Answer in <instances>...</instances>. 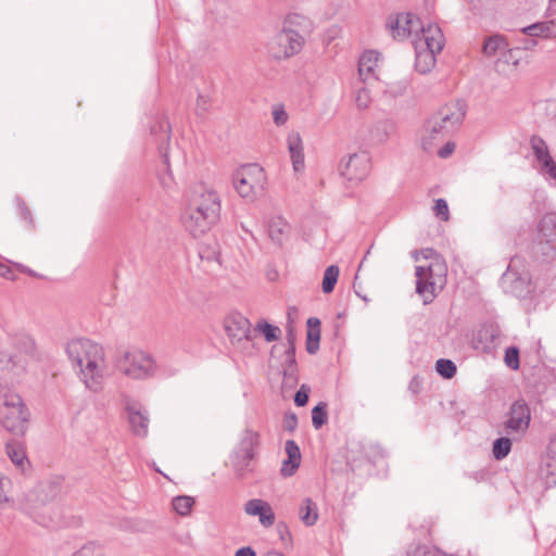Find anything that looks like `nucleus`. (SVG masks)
Returning <instances> with one entry per match:
<instances>
[{
	"label": "nucleus",
	"mask_w": 556,
	"mask_h": 556,
	"mask_svg": "<svg viewBox=\"0 0 556 556\" xmlns=\"http://www.w3.org/2000/svg\"><path fill=\"white\" fill-rule=\"evenodd\" d=\"M219 215V195L215 190L201 185L190 193L182 223L193 237H199L217 223Z\"/></svg>",
	"instance_id": "f257e3e1"
},
{
	"label": "nucleus",
	"mask_w": 556,
	"mask_h": 556,
	"mask_svg": "<svg viewBox=\"0 0 556 556\" xmlns=\"http://www.w3.org/2000/svg\"><path fill=\"white\" fill-rule=\"evenodd\" d=\"M465 114V104L460 101L440 108L424 125L420 137L422 149L431 151L463 123Z\"/></svg>",
	"instance_id": "f03ea898"
},
{
	"label": "nucleus",
	"mask_w": 556,
	"mask_h": 556,
	"mask_svg": "<svg viewBox=\"0 0 556 556\" xmlns=\"http://www.w3.org/2000/svg\"><path fill=\"white\" fill-rule=\"evenodd\" d=\"M415 68L420 74L429 73L435 65V55L444 46V35L437 24L429 23L424 30V37L414 39Z\"/></svg>",
	"instance_id": "7ed1b4c3"
},
{
	"label": "nucleus",
	"mask_w": 556,
	"mask_h": 556,
	"mask_svg": "<svg viewBox=\"0 0 556 556\" xmlns=\"http://www.w3.org/2000/svg\"><path fill=\"white\" fill-rule=\"evenodd\" d=\"M114 368L132 380H147L156 374L154 358L141 350H124L114 358Z\"/></svg>",
	"instance_id": "20e7f679"
},
{
	"label": "nucleus",
	"mask_w": 556,
	"mask_h": 556,
	"mask_svg": "<svg viewBox=\"0 0 556 556\" xmlns=\"http://www.w3.org/2000/svg\"><path fill=\"white\" fill-rule=\"evenodd\" d=\"M446 267L444 263L435 258L427 266L416 267V292L424 299V303L432 302L435 294L445 283Z\"/></svg>",
	"instance_id": "39448f33"
},
{
	"label": "nucleus",
	"mask_w": 556,
	"mask_h": 556,
	"mask_svg": "<svg viewBox=\"0 0 556 556\" xmlns=\"http://www.w3.org/2000/svg\"><path fill=\"white\" fill-rule=\"evenodd\" d=\"M232 184L241 198L252 202L264 192L266 175L257 164H248L233 174Z\"/></svg>",
	"instance_id": "423d86ee"
},
{
	"label": "nucleus",
	"mask_w": 556,
	"mask_h": 556,
	"mask_svg": "<svg viewBox=\"0 0 556 556\" xmlns=\"http://www.w3.org/2000/svg\"><path fill=\"white\" fill-rule=\"evenodd\" d=\"M28 421V412L24 408L18 394L0 397V422L10 432L23 434Z\"/></svg>",
	"instance_id": "0eeeda50"
},
{
	"label": "nucleus",
	"mask_w": 556,
	"mask_h": 556,
	"mask_svg": "<svg viewBox=\"0 0 556 556\" xmlns=\"http://www.w3.org/2000/svg\"><path fill=\"white\" fill-rule=\"evenodd\" d=\"M79 381L91 392H99L108 378L104 351L84 364L72 367Z\"/></svg>",
	"instance_id": "6e6552de"
},
{
	"label": "nucleus",
	"mask_w": 556,
	"mask_h": 556,
	"mask_svg": "<svg viewBox=\"0 0 556 556\" xmlns=\"http://www.w3.org/2000/svg\"><path fill=\"white\" fill-rule=\"evenodd\" d=\"M394 39H414L422 38L427 25L422 24L420 18L412 13H401L395 17H390L387 24Z\"/></svg>",
	"instance_id": "1a4fd4ad"
},
{
	"label": "nucleus",
	"mask_w": 556,
	"mask_h": 556,
	"mask_svg": "<svg viewBox=\"0 0 556 556\" xmlns=\"http://www.w3.org/2000/svg\"><path fill=\"white\" fill-rule=\"evenodd\" d=\"M303 37L295 30L282 29L275 35L269 43L268 49L275 59H286L298 53L303 46Z\"/></svg>",
	"instance_id": "9d476101"
},
{
	"label": "nucleus",
	"mask_w": 556,
	"mask_h": 556,
	"mask_svg": "<svg viewBox=\"0 0 556 556\" xmlns=\"http://www.w3.org/2000/svg\"><path fill=\"white\" fill-rule=\"evenodd\" d=\"M535 248L546 258L556 256V213H547L540 220Z\"/></svg>",
	"instance_id": "9b49d317"
},
{
	"label": "nucleus",
	"mask_w": 556,
	"mask_h": 556,
	"mask_svg": "<svg viewBox=\"0 0 556 556\" xmlns=\"http://www.w3.org/2000/svg\"><path fill=\"white\" fill-rule=\"evenodd\" d=\"M340 175L352 185L363 181L370 172V159L367 153H353L343 157L339 165Z\"/></svg>",
	"instance_id": "f8f14e48"
},
{
	"label": "nucleus",
	"mask_w": 556,
	"mask_h": 556,
	"mask_svg": "<svg viewBox=\"0 0 556 556\" xmlns=\"http://www.w3.org/2000/svg\"><path fill=\"white\" fill-rule=\"evenodd\" d=\"M225 330L232 344H238L245 351L252 345L251 324L243 315L231 314L227 316L225 319Z\"/></svg>",
	"instance_id": "ddd939ff"
},
{
	"label": "nucleus",
	"mask_w": 556,
	"mask_h": 556,
	"mask_svg": "<svg viewBox=\"0 0 556 556\" xmlns=\"http://www.w3.org/2000/svg\"><path fill=\"white\" fill-rule=\"evenodd\" d=\"M103 351L100 344L86 338L72 339L65 346V353L72 367L88 362Z\"/></svg>",
	"instance_id": "4468645a"
},
{
	"label": "nucleus",
	"mask_w": 556,
	"mask_h": 556,
	"mask_svg": "<svg viewBox=\"0 0 556 556\" xmlns=\"http://www.w3.org/2000/svg\"><path fill=\"white\" fill-rule=\"evenodd\" d=\"M516 260H511L507 270L501 278L503 290L517 298H523L530 292V277L527 271L519 273L514 267Z\"/></svg>",
	"instance_id": "2eb2a0df"
},
{
	"label": "nucleus",
	"mask_w": 556,
	"mask_h": 556,
	"mask_svg": "<svg viewBox=\"0 0 556 556\" xmlns=\"http://www.w3.org/2000/svg\"><path fill=\"white\" fill-rule=\"evenodd\" d=\"M126 412L132 433L140 438L147 437L150 419L144 407L140 403L128 402L126 404Z\"/></svg>",
	"instance_id": "dca6fc26"
},
{
	"label": "nucleus",
	"mask_w": 556,
	"mask_h": 556,
	"mask_svg": "<svg viewBox=\"0 0 556 556\" xmlns=\"http://www.w3.org/2000/svg\"><path fill=\"white\" fill-rule=\"evenodd\" d=\"M530 409L525 401H516L510 408L506 422L507 429L514 432H525L530 424Z\"/></svg>",
	"instance_id": "f3484780"
},
{
	"label": "nucleus",
	"mask_w": 556,
	"mask_h": 556,
	"mask_svg": "<svg viewBox=\"0 0 556 556\" xmlns=\"http://www.w3.org/2000/svg\"><path fill=\"white\" fill-rule=\"evenodd\" d=\"M244 513L249 516H257L260 523L265 528H269L275 523V514L273 508L264 500H249L244 504Z\"/></svg>",
	"instance_id": "a211bd4d"
},
{
	"label": "nucleus",
	"mask_w": 556,
	"mask_h": 556,
	"mask_svg": "<svg viewBox=\"0 0 556 556\" xmlns=\"http://www.w3.org/2000/svg\"><path fill=\"white\" fill-rule=\"evenodd\" d=\"M396 124L394 121L386 118L377 121L369 129V140L372 144H386L395 134Z\"/></svg>",
	"instance_id": "6ab92c4d"
},
{
	"label": "nucleus",
	"mask_w": 556,
	"mask_h": 556,
	"mask_svg": "<svg viewBox=\"0 0 556 556\" xmlns=\"http://www.w3.org/2000/svg\"><path fill=\"white\" fill-rule=\"evenodd\" d=\"M268 237L276 245L281 247L290 236L291 227L281 216H273L267 225Z\"/></svg>",
	"instance_id": "aec40b11"
},
{
	"label": "nucleus",
	"mask_w": 556,
	"mask_h": 556,
	"mask_svg": "<svg viewBox=\"0 0 556 556\" xmlns=\"http://www.w3.org/2000/svg\"><path fill=\"white\" fill-rule=\"evenodd\" d=\"M379 56V52L369 50L364 52L359 58L358 74L363 81L377 79L376 68L378 67Z\"/></svg>",
	"instance_id": "412c9836"
},
{
	"label": "nucleus",
	"mask_w": 556,
	"mask_h": 556,
	"mask_svg": "<svg viewBox=\"0 0 556 556\" xmlns=\"http://www.w3.org/2000/svg\"><path fill=\"white\" fill-rule=\"evenodd\" d=\"M287 143L293 170L295 173H301L304 169V152L302 139L299 132H290L287 138Z\"/></svg>",
	"instance_id": "4be33fe9"
},
{
	"label": "nucleus",
	"mask_w": 556,
	"mask_h": 556,
	"mask_svg": "<svg viewBox=\"0 0 556 556\" xmlns=\"http://www.w3.org/2000/svg\"><path fill=\"white\" fill-rule=\"evenodd\" d=\"M7 454L15 467L23 473L30 469V460L28 459L25 446L20 441H12L7 444Z\"/></svg>",
	"instance_id": "5701e85b"
},
{
	"label": "nucleus",
	"mask_w": 556,
	"mask_h": 556,
	"mask_svg": "<svg viewBox=\"0 0 556 556\" xmlns=\"http://www.w3.org/2000/svg\"><path fill=\"white\" fill-rule=\"evenodd\" d=\"M522 33L531 37L554 39L556 38V18L539 22L523 27Z\"/></svg>",
	"instance_id": "b1692460"
},
{
	"label": "nucleus",
	"mask_w": 556,
	"mask_h": 556,
	"mask_svg": "<svg viewBox=\"0 0 556 556\" xmlns=\"http://www.w3.org/2000/svg\"><path fill=\"white\" fill-rule=\"evenodd\" d=\"M520 59V50L518 48H509L507 43L495 62L496 71L500 73H506L508 67H516L519 64Z\"/></svg>",
	"instance_id": "393cba45"
},
{
	"label": "nucleus",
	"mask_w": 556,
	"mask_h": 556,
	"mask_svg": "<svg viewBox=\"0 0 556 556\" xmlns=\"http://www.w3.org/2000/svg\"><path fill=\"white\" fill-rule=\"evenodd\" d=\"M170 126L165 119L159 121L151 127V134L157 138L159 150L164 157V162L168 165L167 148L164 146L169 140Z\"/></svg>",
	"instance_id": "a878e982"
},
{
	"label": "nucleus",
	"mask_w": 556,
	"mask_h": 556,
	"mask_svg": "<svg viewBox=\"0 0 556 556\" xmlns=\"http://www.w3.org/2000/svg\"><path fill=\"white\" fill-rule=\"evenodd\" d=\"M283 381L289 386H294L296 383V362L294 346H289L285 352Z\"/></svg>",
	"instance_id": "bb28decb"
},
{
	"label": "nucleus",
	"mask_w": 556,
	"mask_h": 556,
	"mask_svg": "<svg viewBox=\"0 0 556 556\" xmlns=\"http://www.w3.org/2000/svg\"><path fill=\"white\" fill-rule=\"evenodd\" d=\"M255 454H250L248 457V455L245 456V453L238 450L233 453L231 463L237 477L243 478L252 471L251 462Z\"/></svg>",
	"instance_id": "cd10ccee"
},
{
	"label": "nucleus",
	"mask_w": 556,
	"mask_h": 556,
	"mask_svg": "<svg viewBox=\"0 0 556 556\" xmlns=\"http://www.w3.org/2000/svg\"><path fill=\"white\" fill-rule=\"evenodd\" d=\"M507 42L501 35H493L484 40L482 52L486 58H496L501 55Z\"/></svg>",
	"instance_id": "c85d7f7f"
},
{
	"label": "nucleus",
	"mask_w": 556,
	"mask_h": 556,
	"mask_svg": "<svg viewBox=\"0 0 556 556\" xmlns=\"http://www.w3.org/2000/svg\"><path fill=\"white\" fill-rule=\"evenodd\" d=\"M299 516L305 526H314L318 519L316 503H314L309 497L304 498L299 508Z\"/></svg>",
	"instance_id": "c756f323"
},
{
	"label": "nucleus",
	"mask_w": 556,
	"mask_h": 556,
	"mask_svg": "<svg viewBox=\"0 0 556 556\" xmlns=\"http://www.w3.org/2000/svg\"><path fill=\"white\" fill-rule=\"evenodd\" d=\"M258 445V433L252 430H245L240 440V444L238 446V451L245 453V456H250V454H255L254 448Z\"/></svg>",
	"instance_id": "7c9ffc66"
},
{
	"label": "nucleus",
	"mask_w": 556,
	"mask_h": 556,
	"mask_svg": "<svg viewBox=\"0 0 556 556\" xmlns=\"http://www.w3.org/2000/svg\"><path fill=\"white\" fill-rule=\"evenodd\" d=\"M11 359L5 353H0V397L8 394H13L8 387V371Z\"/></svg>",
	"instance_id": "2f4dec72"
},
{
	"label": "nucleus",
	"mask_w": 556,
	"mask_h": 556,
	"mask_svg": "<svg viewBox=\"0 0 556 556\" xmlns=\"http://www.w3.org/2000/svg\"><path fill=\"white\" fill-rule=\"evenodd\" d=\"M340 269L337 265H330L326 268L323 277V292L330 293L333 291L334 286L338 281Z\"/></svg>",
	"instance_id": "473e14b6"
},
{
	"label": "nucleus",
	"mask_w": 556,
	"mask_h": 556,
	"mask_svg": "<svg viewBox=\"0 0 556 556\" xmlns=\"http://www.w3.org/2000/svg\"><path fill=\"white\" fill-rule=\"evenodd\" d=\"M194 504V500L188 495H179L173 498L172 506L174 510L180 516L189 515L192 506Z\"/></svg>",
	"instance_id": "72a5a7b5"
},
{
	"label": "nucleus",
	"mask_w": 556,
	"mask_h": 556,
	"mask_svg": "<svg viewBox=\"0 0 556 556\" xmlns=\"http://www.w3.org/2000/svg\"><path fill=\"white\" fill-rule=\"evenodd\" d=\"M511 450V441L508 438H498L493 443V456L495 459L501 460L505 458Z\"/></svg>",
	"instance_id": "f704fd0d"
},
{
	"label": "nucleus",
	"mask_w": 556,
	"mask_h": 556,
	"mask_svg": "<svg viewBox=\"0 0 556 556\" xmlns=\"http://www.w3.org/2000/svg\"><path fill=\"white\" fill-rule=\"evenodd\" d=\"M327 421V404L318 403L312 410V424L315 429H319Z\"/></svg>",
	"instance_id": "c9c22d12"
},
{
	"label": "nucleus",
	"mask_w": 556,
	"mask_h": 556,
	"mask_svg": "<svg viewBox=\"0 0 556 556\" xmlns=\"http://www.w3.org/2000/svg\"><path fill=\"white\" fill-rule=\"evenodd\" d=\"M15 270H18L21 273H27L30 276L35 275V273L31 269L26 268L25 266H23L21 264H15V267L13 268L7 264L0 263V277H3V278L10 279V280H16L17 276L15 275Z\"/></svg>",
	"instance_id": "e433bc0d"
},
{
	"label": "nucleus",
	"mask_w": 556,
	"mask_h": 556,
	"mask_svg": "<svg viewBox=\"0 0 556 556\" xmlns=\"http://www.w3.org/2000/svg\"><path fill=\"white\" fill-rule=\"evenodd\" d=\"M531 144L534 156L540 164L552 157L546 143L542 139H533Z\"/></svg>",
	"instance_id": "4c0bfd02"
},
{
	"label": "nucleus",
	"mask_w": 556,
	"mask_h": 556,
	"mask_svg": "<svg viewBox=\"0 0 556 556\" xmlns=\"http://www.w3.org/2000/svg\"><path fill=\"white\" fill-rule=\"evenodd\" d=\"M435 369L439 375L446 379L454 377L456 374L455 364L452 361L445 358H440L437 361Z\"/></svg>",
	"instance_id": "58836bf2"
},
{
	"label": "nucleus",
	"mask_w": 556,
	"mask_h": 556,
	"mask_svg": "<svg viewBox=\"0 0 556 556\" xmlns=\"http://www.w3.org/2000/svg\"><path fill=\"white\" fill-rule=\"evenodd\" d=\"M278 327H275L266 321H258L254 332L262 333L267 342H271L277 339Z\"/></svg>",
	"instance_id": "ea45409f"
},
{
	"label": "nucleus",
	"mask_w": 556,
	"mask_h": 556,
	"mask_svg": "<svg viewBox=\"0 0 556 556\" xmlns=\"http://www.w3.org/2000/svg\"><path fill=\"white\" fill-rule=\"evenodd\" d=\"M371 102L370 92L367 88L362 87L355 91L354 103L359 111H364L369 108Z\"/></svg>",
	"instance_id": "a19ab883"
},
{
	"label": "nucleus",
	"mask_w": 556,
	"mask_h": 556,
	"mask_svg": "<svg viewBox=\"0 0 556 556\" xmlns=\"http://www.w3.org/2000/svg\"><path fill=\"white\" fill-rule=\"evenodd\" d=\"M541 174L545 177L546 180L556 184V162L553 157L541 163Z\"/></svg>",
	"instance_id": "79ce46f5"
},
{
	"label": "nucleus",
	"mask_w": 556,
	"mask_h": 556,
	"mask_svg": "<svg viewBox=\"0 0 556 556\" xmlns=\"http://www.w3.org/2000/svg\"><path fill=\"white\" fill-rule=\"evenodd\" d=\"M74 556H103L102 547L96 543H87Z\"/></svg>",
	"instance_id": "37998d69"
},
{
	"label": "nucleus",
	"mask_w": 556,
	"mask_h": 556,
	"mask_svg": "<svg viewBox=\"0 0 556 556\" xmlns=\"http://www.w3.org/2000/svg\"><path fill=\"white\" fill-rule=\"evenodd\" d=\"M433 211L435 216L441 218L442 220H447L450 217L447 202L444 199L435 200Z\"/></svg>",
	"instance_id": "c03bdc74"
},
{
	"label": "nucleus",
	"mask_w": 556,
	"mask_h": 556,
	"mask_svg": "<svg viewBox=\"0 0 556 556\" xmlns=\"http://www.w3.org/2000/svg\"><path fill=\"white\" fill-rule=\"evenodd\" d=\"M505 363L508 367L517 369L519 367V351L516 348H508L505 353Z\"/></svg>",
	"instance_id": "a18cd8bd"
},
{
	"label": "nucleus",
	"mask_w": 556,
	"mask_h": 556,
	"mask_svg": "<svg viewBox=\"0 0 556 556\" xmlns=\"http://www.w3.org/2000/svg\"><path fill=\"white\" fill-rule=\"evenodd\" d=\"M273 118L277 126H282L288 121V114L282 105L276 104L273 108Z\"/></svg>",
	"instance_id": "49530a36"
},
{
	"label": "nucleus",
	"mask_w": 556,
	"mask_h": 556,
	"mask_svg": "<svg viewBox=\"0 0 556 556\" xmlns=\"http://www.w3.org/2000/svg\"><path fill=\"white\" fill-rule=\"evenodd\" d=\"M288 458L299 462L301 459V453L299 445L293 440H288L285 446Z\"/></svg>",
	"instance_id": "de8ad7c7"
},
{
	"label": "nucleus",
	"mask_w": 556,
	"mask_h": 556,
	"mask_svg": "<svg viewBox=\"0 0 556 556\" xmlns=\"http://www.w3.org/2000/svg\"><path fill=\"white\" fill-rule=\"evenodd\" d=\"M300 463L292 460L290 458H287L283 460L280 472L283 477H291L295 470L299 468Z\"/></svg>",
	"instance_id": "09e8293b"
},
{
	"label": "nucleus",
	"mask_w": 556,
	"mask_h": 556,
	"mask_svg": "<svg viewBox=\"0 0 556 556\" xmlns=\"http://www.w3.org/2000/svg\"><path fill=\"white\" fill-rule=\"evenodd\" d=\"M309 389L303 384L300 390L296 391L294 402L298 406H304L308 401Z\"/></svg>",
	"instance_id": "8fccbe9b"
},
{
	"label": "nucleus",
	"mask_w": 556,
	"mask_h": 556,
	"mask_svg": "<svg viewBox=\"0 0 556 556\" xmlns=\"http://www.w3.org/2000/svg\"><path fill=\"white\" fill-rule=\"evenodd\" d=\"M160 182L166 190H170L175 186V180L169 168L165 173L160 175Z\"/></svg>",
	"instance_id": "3c124183"
},
{
	"label": "nucleus",
	"mask_w": 556,
	"mask_h": 556,
	"mask_svg": "<svg viewBox=\"0 0 556 556\" xmlns=\"http://www.w3.org/2000/svg\"><path fill=\"white\" fill-rule=\"evenodd\" d=\"M455 150V143L448 141L443 148L438 151V154L442 159L448 157Z\"/></svg>",
	"instance_id": "603ef678"
},
{
	"label": "nucleus",
	"mask_w": 556,
	"mask_h": 556,
	"mask_svg": "<svg viewBox=\"0 0 556 556\" xmlns=\"http://www.w3.org/2000/svg\"><path fill=\"white\" fill-rule=\"evenodd\" d=\"M319 340H320V329H308L307 341L319 342Z\"/></svg>",
	"instance_id": "864d4df0"
},
{
	"label": "nucleus",
	"mask_w": 556,
	"mask_h": 556,
	"mask_svg": "<svg viewBox=\"0 0 556 556\" xmlns=\"http://www.w3.org/2000/svg\"><path fill=\"white\" fill-rule=\"evenodd\" d=\"M235 556H256L251 547H241L236 552Z\"/></svg>",
	"instance_id": "5fc2aeb1"
},
{
	"label": "nucleus",
	"mask_w": 556,
	"mask_h": 556,
	"mask_svg": "<svg viewBox=\"0 0 556 556\" xmlns=\"http://www.w3.org/2000/svg\"><path fill=\"white\" fill-rule=\"evenodd\" d=\"M18 210H20V214L21 216L28 220L29 223L31 222V216H30V212L29 210H27L24 204H18Z\"/></svg>",
	"instance_id": "6e6d98bb"
},
{
	"label": "nucleus",
	"mask_w": 556,
	"mask_h": 556,
	"mask_svg": "<svg viewBox=\"0 0 556 556\" xmlns=\"http://www.w3.org/2000/svg\"><path fill=\"white\" fill-rule=\"evenodd\" d=\"M319 349V342L307 341L306 350L309 354H315Z\"/></svg>",
	"instance_id": "4d7b16f0"
},
{
	"label": "nucleus",
	"mask_w": 556,
	"mask_h": 556,
	"mask_svg": "<svg viewBox=\"0 0 556 556\" xmlns=\"http://www.w3.org/2000/svg\"><path fill=\"white\" fill-rule=\"evenodd\" d=\"M308 329H319L320 320L316 317H311L307 319Z\"/></svg>",
	"instance_id": "13d9d810"
},
{
	"label": "nucleus",
	"mask_w": 556,
	"mask_h": 556,
	"mask_svg": "<svg viewBox=\"0 0 556 556\" xmlns=\"http://www.w3.org/2000/svg\"><path fill=\"white\" fill-rule=\"evenodd\" d=\"M296 426V417L295 415H291L290 417L287 418V428L289 430H293Z\"/></svg>",
	"instance_id": "bf43d9fd"
},
{
	"label": "nucleus",
	"mask_w": 556,
	"mask_h": 556,
	"mask_svg": "<svg viewBox=\"0 0 556 556\" xmlns=\"http://www.w3.org/2000/svg\"><path fill=\"white\" fill-rule=\"evenodd\" d=\"M294 333H293V329L291 326L288 327V331H287V339H288V342H289V346H294Z\"/></svg>",
	"instance_id": "052dcab7"
},
{
	"label": "nucleus",
	"mask_w": 556,
	"mask_h": 556,
	"mask_svg": "<svg viewBox=\"0 0 556 556\" xmlns=\"http://www.w3.org/2000/svg\"><path fill=\"white\" fill-rule=\"evenodd\" d=\"M548 454L553 457V458H556V439L552 440L549 445H548Z\"/></svg>",
	"instance_id": "680f3d73"
},
{
	"label": "nucleus",
	"mask_w": 556,
	"mask_h": 556,
	"mask_svg": "<svg viewBox=\"0 0 556 556\" xmlns=\"http://www.w3.org/2000/svg\"><path fill=\"white\" fill-rule=\"evenodd\" d=\"M296 314H298V309L295 307H290L288 309L289 324L293 321V318L296 316Z\"/></svg>",
	"instance_id": "e2e57ef3"
},
{
	"label": "nucleus",
	"mask_w": 556,
	"mask_h": 556,
	"mask_svg": "<svg viewBox=\"0 0 556 556\" xmlns=\"http://www.w3.org/2000/svg\"><path fill=\"white\" fill-rule=\"evenodd\" d=\"M7 501H8V497H7L5 493H4L3 488H0V504L4 503Z\"/></svg>",
	"instance_id": "0e129e2a"
},
{
	"label": "nucleus",
	"mask_w": 556,
	"mask_h": 556,
	"mask_svg": "<svg viewBox=\"0 0 556 556\" xmlns=\"http://www.w3.org/2000/svg\"><path fill=\"white\" fill-rule=\"evenodd\" d=\"M264 556H285V555L279 552H268Z\"/></svg>",
	"instance_id": "69168bd1"
},
{
	"label": "nucleus",
	"mask_w": 556,
	"mask_h": 556,
	"mask_svg": "<svg viewBox=\"0 0 556 556\" xmlns=\"http://www.w3.org/2000/svg\"><path fill=\"white\" fill-rule=\"evenodd\" d=\"M369 253H370V250H367V252H366V254H365V256H364L363 261H362V262H361V264H359V268L363 266V264H364V262H365V260L367 258V256H368V254H369Z\"/></svg>",
	"instance_id": "338daca9"
},
{
	"label": "nucleus",
	"mask_w": 556,
	"mask_h": 556,
	"mask_svg": "<svg viewBox=\"0 0 556 556\" xmlns=\"http://www.w3.org/2000/svg\"><path fill=\"white\" fill-rule=\"evenodd\" d=\"M58 491H59V486H58V485H54V489H53V494H52V496H54V495H55V494L58 493Z\"/></svg>",
	"instance_id": "774afa93"
}]
</instances>
